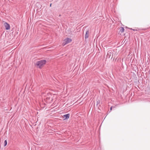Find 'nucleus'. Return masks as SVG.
<instances>
[{
	"instance_id": "12",
	"label": "nucleus",
	"mask_w": 150,
	"mask_h": 150,
	"mask_svg": "<svg viewBox=\"0 0 150 150\" xmlns=\"http://www.w3.org/2000/svg\"><path fill=\"white\" fill-rule=\"evenodd\" d=\"M51 5H52V4H51L50 5V6H51Z\"/></svg>"
},
{
	"instance_id": "10",
	"label": "nucleus",
	"mask_w": 150,
	"mask_h": 150,
	"mask_svg": "<svg viewBox=\"0 0 150 150\" xmlns=\"http://www.w3.org/2000/svg\"><path fill=\"white\" fill-rule=\"evenodd\" d=\"M131 30H133L134 31H137V30H134V29H132V28H130V29Z\"/></svg>"
},
{
	"instance_id": "8",
	"label": "nucleus",
	"mask_w": 150,
	"mask_h": 150,
	"mask_svg": "<svg viewBox=\"0 0 150 150\" xmlns=\"http://www.w3.org/2000/svg\"><path fill=\"white\" fill-rule=\"evenodd\" d=\"M100 100H97L96 102V105L97 106L100 103Z\"/></svg>"
},
{
	"instance_id": "1",
	"label": "nucleus",
	"mask_w": 150,
	"mask_h": 150,
	"mask_svg": "<svg viewBox=\"0 0 150 150\" xmlns=\"http://www.w3.org/2000/svg\"><path fill=\"white\" fill-rule=\"evenodd\" d=\"M46 61L45 60H41L40 61H38L36 63V65L39 66L40 68L43 65L45 64Z\"/></svg>"
},
{
	"instance_id": "6",
	"label": "nucleus",
	"mask_w": 150,
	"mask_h": 150,
	"mask_svg": "<svg viewBox=\"0 0 150 150\" xmlns=\"http://www.w3.org/2000/svg\"><path fill=\"white\" fill-rule=\"evenodd\" d=\"M69 114H67L64 115H63V117L65 118L64 120L68 119L69 118Z\"/></svg>"
},
{
	"instance_id": "11",
	"label": "nucleus",
	"mask_w": 150,
	"mask_h": 150,
	"mask_svg": "<svg viewBox=\"0 0 150 150\" xmlns=\"http://www.w3.org/2000/svg\"><path fill=\"white\" fill-rule=\"evenodd\" d=\"M112 106H111V107H110V110H112Z\"/></svg>"
},
{
	"instance_id": "4",
	"label": "nucleus",
	"mask_w": 150,
	"mask_h": 150,
	"mask_svg": "<svg viewBox=\"0 0 150 150\" xmlns=\"http://www.w3.org/2000/svg\"><path fill=\"white\" fill-rule=\"evenodd\" d=\"M4 25L6 30H8L10 29V25L8 23L6 22L5 23Z\"/></svg>"
},
{
	"instance_id": "7",
	"label": "nucleus",
	"mask_w": 150,
	"mask_h": 150,
	"mask_svg": "<svg viewBox=\"0 0 150 150\" xmlns=\"http://www.w3.org/2000/svg\"><path fill=\"white\" fill-rule=\"evenodd\" d=\"M121 29L120 30V31L121 33L123 32L124 31V28L121 27Z\"/></svg>"
},
{
	"instance_id": "5",
	"label": "nucleus",
	"mask_w": 150,
	"mask_h": 150,
	"mask_svg": "<svg viewBox=\"0 0 150 150\" xmlns=\"http://www.w3.org/2000/svg\"><path fill=\"white\" fill-rule=\"evenodd\" d=\"M89 32L88 30L86 32V33L85 36V39L89 37Z\"/></svg>"
},
{
	"instance_id": "9",
	"label": "nucleus",
	"mask_w": 150,
	"mask_h": 150,
	"mask_svg": "<svg viewBox=\"0 0 150 150\" xmlns=\"http://www.w3.org/2000/svg\"><path fill=\"white\" fill-rule=\"evenodd\" d=\"M7 144V142L6 140H5L4 142V146H6Z\"/></svg>"
},
{
	"instance_id": "3",
	"label": "nucleus",
	"mask_w": 150,
	"mask_h": 150,
	"mask_svg": "<svg viewBox=\"0 0 150 150\" xmlns=\"http://www.w3.org/2000/svg\"><path fill=\"white\" fill-rule=\"evenodd\" d=\"M113 53L112 52L111 50L109 51L107 53V57L108 58H110L111 57V58L112 57Z\"/></svg>"
},
{
	"instance_id": "2",
	"label": "nucleus",
	"mask_w": 150,
	"mask_h": 150,
	"mask_svg": "<svg viewBox=\"0 0 150 150\" xmlns=\"http://www.w3.org/2000/svg\"><path fill=\"white\" fill-rule=\"evenodd\" d=\"M72 41V40L69 38H67L65 39L64 40V42L63 43V45H66L70 42Z\"/></svg>"
}]
</instances>
